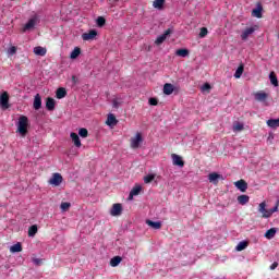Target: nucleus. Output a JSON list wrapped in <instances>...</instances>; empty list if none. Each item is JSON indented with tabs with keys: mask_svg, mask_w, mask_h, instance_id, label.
Wrapping results in <instances>:
<instances>
[{
	"mask_svg": "<svg viewBox=\"0 0 279 279\" xmlns=\"http://www.w3.org/2000/svg\"><path fill=\"white\" fill-rule=\"evenodd\" d=\"M56 97L57 99H64V97H66V89L64 87L58 88L56 93Z\"/></svg>",
	"mask_w": 279,
	"mask_h": 279,
	"instance_id": "b1692460",
	"label": "nucleus"
},
{
	"mask_svg": "<svg viewBox=\"0 0 279 279\" xmlns=\"http://www.w3.org/2000/svg\"><path fill=\"white\" fill-rule=\"evenodd\" d=\"M106 123H107V125L112 128V126L117 125V123H119V120H117V117H114V114L109 113L107 117Z\"/></svg>",
	"mask_w": 279,
	"mask_h": 279,
	"instance_id": "2eb2a0df",
	"label": "nucleus"
},
{
	"mask_svg": "<svg viewBox=\"0 0 279 279\" xmlns=\"http://www.w3.org/2000/svg\"><path fill=\"white\" fill-rule=\"evenodd\" d=\"M234 186H236V189L241 191V193H245V191H247V182H245V180L236 181L234 183Z\"/></svg>",
	"mask_w": 279,
	"mask_h": 279,
	"instance_id": "f8f14e48",
	"label": "nucleus"
},
{
	"mask_svg": "<svg viewBox=\"0 0 279 279\" xmlns=\"http://www.w3.org/2000/svg\"><path fill=\"white\" fill-rule=\"evenodd\" d=\"M112 106H113V108H119V106H120L119 100L113 99V100H112Z\"/></svg>",
	"mask_w": 279,
	"mask_h": 279,
	"instance_id": "de8ad7c7",
	"label": "nucleus"
},
{
	"mask_svg": "<svg viewBox=\"0 0 279 279\" xmlns=\"http://www.w3.org/2000/svg\"><path fill=\"white\" fill-rule=\"evenodd\" d=\"M141 143H143V135L141 133H136V135L131 138V148L138 149V147H141Z\"/></svg>",
	"mask_w": 279,
	"mask_h": 279,
	"instance_id": "f03ea898",
	"label": "nucleus"
},
{
	"mask_svg": "<svg viewBox=\"0 0 279 279\" xmlns=\"http://www.w3.org/2000/svg\"><path fill=\"white\" fill-rule=\"evenodd\" d=\"M278 206H279V201H277L274 208L268 209V213H270V217H271V215H274V213H278Z\"/></svg>",
	"mask_w": 279,
	"mask_h": 279,
	"instance_id": "37998d69",
	"label": "nucleus"
},
{
	"mask_svg": "<svg viewBox=\"0 0 279 279\" xmlns=\"http://www.w3.org/2000/svg\"><path fill=\"white\" fill-rule=\"evenodd\" d=\"M172 163L174 167H184V160H182L180 155L172 154Z\"/></svg>",
	"mask_w": 279,
	"mask_h": 279,
	"instance_id": "ddd939ff",
	"label": "nucleus"
},
{
	"mask_svg": "<svg viewBox=\"0 0 279 279\" xmlns=\"http://www.w3.org/2000/svg\"><path fill=\"white\" fill-rule=\"evenodd\" d=\"M27 125H29V119L25 116L20 117L17 132H20L21 136H27Z\"/></svg>",
	"mask_w": 279,
	"mask_h": 279,
	"instance_id": "f257e3e1",
	"label": "nucleus"
},
{
	"mask_svg": "<svg viewBox=\"0 0 279 279\" xmlns=\"http://www.w3.org/2000/svg\"><path fill=\"white\" fill-rule=\"evenodd\" d=\"M70 137L74 143L75 147H82V141L80 140V135H77V133H71Z\"/></svg>",
	"mask_w": 279,
	"mask_h": 279,
	"instance_id": "a211bd4d",
	"label": "nucleus"
},
{
	"mask_svg": "<svg viewBox=\"0 0 279 279\" xmlns=\"http://www.w3.org/2000/svg\"><path fill=\"white\" fill-rule=\"evenodd\" d=\"M112 5H114V3H118L119 0H110Z\"/></svg>",
	"mask_w": 279,
	"mask_h": 279,
	"instance_id": "603ef678",
	"label": "nucleus"
},
{
	"mask_svg": "<svg viewBox=\"0 0 279 279\" xmlns=\"http://www.w3.org/2000/svg\"><path fill=\"white\" fill-rule=\"evenodd\" d=\"M276 232H278V230H276V228H271L266 231L264 236L268 240H271V239H274V236H276Z\"/></svg>",
	"mask_w": 279,
	"mask_h": 279,
	"instance_id": "a878e982",
	"label": "nucleus"
},
{
	"mask_svg": "<svg viewBox=\"0 0 279 279\" xmlns=\"http://www.w3.org/2000/svg\"><path fill=\"white\" fill-rule=\"evenodd\" d=\"M123 213V206L119 203L113 204L112 208L110 209L111 217H119Z\"/></svg>",
	"mask_w": 279,
	"mask_h": 279,
	"instance_id": "39448f33",
	"label": "nucleus"
},
{
	"mask_svg": "<svg viewBox=\"0 0 279 279\" xmlns=\"http://www.w3.org/2000/svg\"><path fill=\"white\" fill-rule=\"evenodd\" d=\"M72 84H73V86H75V84H77V76H75V75L72 76Z\"/></svg>",
	"mask_w": 279,
	"mask_h": 279,
	"instance_id": "8fccbe9b",
	"label": "nucleus"
},
{
	"mask_svg": "<svg viewBox=\"0 0 279 279\" xmlns=\"http://www.w3.org/2000/svg\"><path fill=\"white\" fill-rule=\"evenodd\" d=\"M245 129L244 124L241 122H234L233 123V132H243Z\"/></svg>",
	"mask_w": 279,
	"mask_h": 279,
	"instance_id": "c85d7f7f",
	"label": "nucleus"
},
{
	"mask_svg": "<svg viewBox=\"0 0 279 279\" xmlns=\"http://www.w3.org/2000/svg\"><path fill=\"white\" fill-rule=\"evenodd\" d=\"M243 71H244V66H243V64H241V65L236 69V71H235V73H234L235 80L241 78V75H243Z\"/></svg>",
	"mask_w": 279,
	"mask_h": 279,
	"instance_id": "c9c22d12",
	"label": "nucleus"
},
{
	"mask_svg": "<svg viewBox=\"0 0 279 279\" xmlns=\"http://www.w3.org/2000/svg\"><path fill=\"white\" fill-rule=\"evenodd\" d=\"M80 53H82V50L78 47L74 48L70 54L71 60L77 59L80 57Z\"/></svg>",
	"mask_w": 279,
	"mask_h": 279,
	"instance_id": "cd10ccee",
	"label": "nucleus"
},
{
	"mask_svg": "<svg viewBox=\"0 0 279 279\" xmlns=\"http://www.w3.org/2000/svg\"><path fill=\"white\" fill-rule=\"evenodd\" d=\"M208 180L213 184H218L219 180H223V177L221 174L217 173V172H213V173H209Z\"/></svg>",
	"mask_w": 279,
	"mask_h": 279,
	"instance_id": "6e6552de",
	"label": "nucleus"
},
{
	"mask_svg": "<svg viewBox=\"0 0 279 279\" xmlns=\"http://www.w3.org/2000/svg\"><path fill=\"white\" fill-rule=\"evenodd\" d=\"M268 138H270V140H271V138H274V136H269Z\"/></svg>",
	"mask_w": 279,
	"mask_h": 279,
	"instance_id": "5fc2aeb1",
	"label": "nucleus"
},
{
	"mask_svg": "<svg viewBox=\"0 0 279 279\" xmlns=\"http://www.w3.org/2000/svg\"><path fill=\"white\" fill-rule=\"evenodd\" d=\"M33 263H34V265L40 266V265H43V259H40V258H33Z\"/></svg>",
	"mask_w": 279,
	"mask_h": 279,
	"instance_id": "49530a36",
	"label": "nucleus"
},
{
	"mask_svg": "<svg viewBox=\"0 0 279 279\" xmlns=\"http://www.w3.org/2000/svg\"><path fill=\"white\" fill-rule=\"evenodd\" d=\"M254 32H256V27H254V26L244 28L241 34V39L244 41L247 40L250 38V36H252V34H254Z\"/></svg>",
	"mask_w": 279,
	"mask_h": 279,
	"instance_id": "0eeeda50",
	"label": "nucleus"
},
{
	"mask_svg": "<svg viewBox=\"0 0 279 279\" xmlns=\"http://www.w3.org/2000/svg\"><path fill=\"white\" fill-rule=\"evenodd\" d=\"M10 53H11V54L16 53V47H14V46L11 47V48H10Z\"/></svg>",
	"mask_w": 279,
	"mask_h": 279,
	"instance_id": "3c124183",
	"label": "nucleus"
},
{
	"mask_svg": "<svg viewBox=\"0 0 279 279\" xmlns=\"http://www.w3.org/2000/svg\"><path fill=\"white\" fill-rule=\"evenodd\" d=\"M154 180H156V174H147L146 177H144L145 184H149L154 182Z\"/></svg>",
	"mask_w": 279,
	"mask_h": 279,
	"instance_id": "4c0bfd02",
	"label": "nucleus"
},
{
	"mask_svg": "<svg viewBox=\"0 0 279 279\" xmlns=\"http://www.w3.org/2000/svg\"><path fill=\"white\" fill-rule=\"evenodd\" d=\"M278 267V262H275L274 264L270 265V270L274 271Z\"/></svg>",
	"mask_w": 279,
	"mask_h": 279,
	"instance_id": "09e8293b",
	"label": "nucleus"
},
{
	"mask_svg": "<svg viewBox=\"0 0 279 279\" xmlns=\"http://www.w3.org/2000/svg\"><path fill=\"white\" fill-rule=\"evenodd\" d=\"M268 128H271L272 130H276V128H279V118L278 119H269L267 120Z\"/></svg>",
	"mask_w": 279,
	"mask_h": 279,
	"instance_id": "5701e85b",
	"label": "nucleus"
},
{
	"mask_svg": "<svg viewBox=\"0 0 279 279\" xmlns=\"http://www.w3.org/2000/svg\"><path fill=\"white\" fill-rule=\"evenodd\" d=\"M34 53H35V56H41V57L47 56V48L37 46L34 48Z\"/></svg>",
	"mask_w": 279,
	"mask_h": 279,
	"instance_id": "412c9836",
	"label": "nucleus"
},
{
	"mask_svg": "<svg viewBox=\"0 0 279 279\" xmlns=\"http://www.w3.org/2000/svg\"><path fill=\"white\" fill-rule=\"evenodd\" d=\"M207 35H208V28L202 27L199 33L201 38H205Z\"/></svg>",
	"mask_w": 279,
	"mask_h": 279,
	"instance_id": "79ce46f5",
	"label": "nucleus"
},
{
	"mask_svg": "<svg viewBox=\"0 0 279 279\" xmlns=\"http://www.w3.org/2000/svg\"><path fill=\"white\" fill-rule=\"evenodd\" d=\"M36 21H38L37 17L31 19L24 26V32H27L28 29H34L36 27Z\"/></svg>",
	"mask_w": 279,
	"mask_h": 279,
	"instance_id": "dca6fc26",
	"label": "nucleus"
},
{
	"mask_svg": "<svg viewBox=\"0 0 279 279\" xmlns=\"http://www.w3.org/2000/svg\"><path fill=\"white\" fill-rule=\"evenodd\" d=\"M253 16H256V19H263V7H257L256 9H253Z\"/></svg>",
	"mask_w": 279,
	"mask_h": 279,
	"instance_id": "bb28decb",
	"label": "nucleus"
},
{
	"mask_svg": "<svg viewBox=\"0 0 279 279\" xmlns=\"http://www.w3.org/2000/svg\"><path fill=\"white\" fill-rule=\"evenodd\" d=\"M171 32H172L171 28H168L167 31H165V33L162 35L157 37L155 43L157 45H162V43H165V40H167V37L170 36Z\"/></svg>",
	"mask_w": 279,
	"mask_h": 279,
	"instance_id": "1a4fd4ad",
	"label": "nucleus"
},
{
	"mask_svg": "<svg viewBox=\"0 0 279 279\" xmlns=\"http://www.w3.org/2000/svg\"><path fill=\"white\" fill-rule=\"evenodd\" d=\"M38 232V226L33 225L28 228V236H36Z\"/></svg>",
	"mask_w": 279,
	"mask_h": 279,
	"instance_id": "2f4dec72",
	"label": "nucleus"
},
{
	"mask_svg": "<svg viewBox=\"0 0 279 279\" xmlns=\"http://www.w3.org/2000/svg\"><path fill=\"white\" fill-rule=\"evenodd\" d=\"M60 208L61 210L66 211L71 208V203H61Z\"/></svg>",
	"mask_w": 279,
	"mask_h": 279,
	"instance_id": "a19ab883",
	"label": "nucleus"
},
{
	"mask_svg": "<svg viewBox=\"0 0 279 279\" xmlns=\"http://www.w3.org/2000/svg\"><path fill=\"white\" fill-rule=\"evenodd\" d=\"M33 108L35 110H40V108H43V98L40 97V94L35 95Z\"/></svg>",
	"mask_w": 279,
	"mask_h": 279,
	"instance_id": "9d476101",
	"label": "nucleus"
},
{
	"mask_svg": "<svg viewBox=\"0 0 279 279\" xmlns=\"http://www.w3.org/2000/svg\"><path fill=\"white\" fill-rule=\"evenodd\" d=\"M62 174L60 173H53L52 178L49 180V184L52 186H60L62 184Z\"/></svg>",
	"mask_w": 279,
	"mask_h": 279,
	"instance_id": "423d86ee",
	"label": "nucleus"
},
{
	"mask_svg": "<svg viewBox=\"0 0 279 279\" xmlns=\"http://www.w3.org/2000/svg\"><path fill=\"white\" fill-rule=\"evenodd\" d=\"M146 225L153 228L154 230H160V228H162V222L160 221L146 220Z\"/></svg>",
	"mask_w": 279,
	"mask_h": 279,
	"instance_id": "6ab92c4d",
	"label": "nucleus"
},
{
	"mask_svg": "<svg viewBox=\"0 0 279 279\" xmlns=\"http://www.w3.org/2000/svg\"><path fill=\"white\" fill-rule=\"evenodd\" d=\"M175 53L180 58H186L189 56V49H178Z\"/></svg>",
	"mask_w": 279,
	"mask_h": 279,
	"instance_id": "e433bc0d",
	"label": "nucleus"
},
{
	"mask_svg": "<svg viewBox=\"0 0 279 279\" xmlns=\"http://www.w3.org/2000/svg\"><path fill=\"white\" fill-rule=\"evenodd\" d=\"M97 37V31L92 29L88 33H84L82 35L83 40H95V38Z\"/></svg>",
	"mask_w": 279,
	"mask_h": 279,
	"instance_id": "9b49d317",
	"label": "nucleus"
},
{
	"mask_svg": "<svg viewBox=\"0 0 279 279\" xmlns=\"http://www.w3.org/2000/svg\"><path fill=\"white\" fill-rule=\"evenodd\" d=\"M0 106L1 108H10V96L8 95V92H3L0 95Z\"/></svg>",
	"mask_w": 279,
	"mask_h": 279,
	"instance_id": "20e7f679",
	"label": "nucleus"
},
{
	"mask_svg": "<svg viewBox=\"0 0 279 279\" xmlns=\"http://www.w3.org/2000/svg\"><path fill=\"white\" fill-rule=\"evenodd\" d=\"M122 258L120 256H116L113 258H111L110 260V265L111 267H118L121 263Z\"/></svg>",
	"mask_w": 279,
	"mask_h": 279,
	"instance_id": "f704fd0d",
	"label": "nucleus"
},
{
	"mask_svg": "<svg viewBox=\"0 0 279 279\" xmlns=\"http://www.w3.org/2000/svg\"><path fill=\"white\" fill-rule=\"evenodd\" d=\"M10 252H12L13 254H16V252H23V246L21 245V243H16L10 247Z\"/></svg>",
	"mask_w": 279,
	"mask_h": 279,
	"instance_id": "7c9ffc66",
	"label": "nucleus"
},
{
	"mask_svg": "<svg viewBox=\"0 0 279 279\" xmlns=\"http://www.w3.org/2000/svg\"><path fill=\"white\" fill-rule=\"evenodd\" d=\"M202 90H203V93L206 92V90H210V84H209V83H205V84L202 86Z\"/></svg>",
	"mask_w": 279,
	"mask_h": 279,
	"instance_id": "a18cd8bd",
	"label": "nucleus"
},
{
	"mask_svg": "<svg viewBox=\"0 0 279 279\" xmlns=\"http://www.w3.org/2000/svg\"><path fill=\"white\" fill-rule=\"evenodd\" d=\"M165 5V0H155L153 2V8H156L157 10H162Z\"/></svg>",
	"mask_w": 279,
	"mask_h": 279,
	"instance_id": "473e14b6",
	"label": "nucleus"
},
{
	"mask_svg": "<svg viewBox=\"0 0 279 279\" xmlns=\"http://www.w3.org/2000/svg\"><path fill=\"white\" fill-rule=\"evenodd\" d=\"M269 97V95H267V93L264 92H257L255 93V99L256 101H267V98Z\"/></svg>",
	"mask_w": 279,
	"mask_h": 279,
	"instance_id": "aec40b11",
	"label": "nucleus"
},
{
	"mask_svg": "<svg viewBox=\"0 0 279 279\" xmlns=\"http://www.w3.org/2000/svg\"><path fill=\"white\" fill-rule=\"evenodd\" d=\"M173 90H174V88H173V85L171 83H166L163 85V94L165 95H173Z\"/></svg>",
	"mask_w": 279,
	"mask_h": 279,
	"instance_id": "4be33fe9",
	"label": "nucleus"
},
{
	"mask_svg": "<svg viewBox=\"0 0 279 279\" xmlns=\"http://www.w3.org/2000/svg\"><path fill=\"white\" fill-rule=\"evenodd\" d=\"M149 105L150 106H158V99H156V98H149Z\"/></svg>",
	"mask_w": 279,
	"mask_h": 279,
	"instance_id": "c03bdc74",
	"label": "nucleus"
},
{
	"mask_svg": "<svg viewBox=\"0 0 279 279\" xmlns=\"http://www.w3.org/2000/svg\"><path fill=\"white\" fill-rule=\"evenodd\" d=\"M269 80L272 86H278V76H276L275 72H270Z\"/></svg>",
	"mask_w": 279,
	"mask_h": 279,
	"instance_id": "72a5a7b5",
	"label": "nucleus"
},
{
	"mask_svg": "<svg viewBox=\"0 0 279 279\" xmlns=\"http://www.w3.org/2000/svg\"><path fill=\"white\" fill-rule=\"evenodd\" d=\"M78 136H81L82 138H87L88 137V130L84 129V128L80 129Z\"/></svg>",
	"mask_w": 279,
	"mask_h": 279,
	"instance_id": "ea45409f",
	"label": "nucleus"
},
{
	"mask_svg": "<svg viewBox=\"0 0 279 279\" xmlns=\"http://www.w3.org/2000/svg\"><path fill=\"white\" fill-rule=\"evenodd\" d=\"M248 243L247 241H241L239 244L235 246L236 252H243L247 247Z\"/></svg>",
	"mask_w": 279,
	"mask_h": 279,
	"instance_id": "c756f323",
	"label": "nucleus"
},
{
	"mask_svg": "<svg viewBox=\"0 0 279 279\" xmlns=\"http://www.w3.org/2000/svg\"><path fill=\"white\" fill-rule=\"evenodd\" d=\"M268 138H270V140H271V138H274V136H269Z\"/></svg>",
	"mask_w": 279,
	"mask_h": 279,
	"instance_id": "864d4df0",
	"label": "nucleus"
},
{
	"mask_svg": "<svg viewBox=\"0 0 279 279\" xmlns=\"http://www.w3.org/2000/svg\"><path fill=\"white\" fill-rule=\"evenodd\" d=\"M248 202H250V196H247L245 194H242V195L238 196V203L241 206H245V204H247Z\"/></svg>",
	"mask_w": 279,
	"mask_h": 279,
	"instance_id": "393cba45",
	"label": "nucleus"
},
{
	"mask_svg": "<svg viewBox=\"0 0 279 279\" xmlns=\"http://www.w3.org/2000/svg\"><path fill=\"white\" fill-rule=\"evenodd\" d=\"M258 213L262 214L264 219H269V217H271V213H269V209H267V203L265 202L259 204Z\"/></svg>",
	"mask_w": 279,
	"mask_h": 279,
	"instance_id": "7ed1b4c3",
	"label": "nucleus"
},
{
	"mask_svg": "<svg viewBox=\"0 0 279 279\" xmlns=\"http://www.w3.org/2000/svg\"><path fill=\"white\" fill-rule=\"evenodd\" d=\"M46 108L49 111L56 110V99H53L51 97L47 98V100H46Z\"/></svg>",
	"mask_w": 279,
	"mask_h": 279,
	"instance_id": "f3484780",
	"label": "nucleus"
},
{
	"mask_svg": "<svg viewBox=\"0 0 279 279\" xmlns=\"http://www.w3.org/2000/svg\"><path fill=\"white\" fill-rule=\"evenodd\" d=\"M96 23H97L98 27H104V25H106V17L98 16L96 20Z\"/></svg>",
	"mask_w": 279,
	"mask_h": 279,
	"instance_id": "58836bf2",
	"label": "nucleus"
},
{
	"mask_svg": "<svg viewBox=\"0 0 279 279\" xmlns=\"http://www.w3.org/2000/svg\"><path fill=\"white\" fill-rule=\"evenodd\" d=\"M141 191H143V186L135 185L130 192L129 199H134V196L141 195Z\"/></svg>",
	"mask_w": 279,
	"mask_h": 279,
	"instance_id": "4468645a",
	"label": "nucleus"
}]
</instances>
